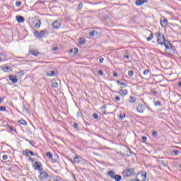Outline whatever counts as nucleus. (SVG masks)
Here are the masks:
<instances>
[{
  "instance_id": "f704fd0d",
  "label": "nucleus",
  "mask_w": 181,
  "mask_h": 181,
  "mask_svg": "<svg viewBox=\"0 0 181 181\" xmlns=\"http://www.w3.org/2000/svg\"><path fill=\"white\" fill-rule=\"evenodd\" d=\"M2 57H5V54L0 53V62H3L4 59H2Z\"/></svg>"
},
{
  "instance_id": "a19ab883",
  "label": "nucleus",
  "mask_w": 181,
  "mask_h": 181,
  "mask_svg": "<svg viewBox=\"0 0 181 181\" xmlns=\"http://www.w3.org/2000/svg\"><path fill=\"white\" fill-rule=\"evenodd\" d=\"M129 101H130V103H135V100H134V97L130 96Z\"/></svg>"
},
{
  "instance_id": "e2e57ef3",
  "label": "nucleus",
  "mask_w": 181,
  "mask_h": 181,
  "mask_svg": "<svg viewBox=\"0 0 181 181\" xmlns=\"http://www.w3.org/2000/svg\"><path fill=\"white\" fill-rule=\"evenodd\" d=\"M72 177H74V179H76V177H74V175H72Z\"/></svg>"
},
{
  "instance_id": "f3484780",
  "label": "nucleus",
  "mask_w": 181,
  "mask_h": 181,
  "mask_svg": "<svg viewBox=\"0 0 181 181\" xmlns=\"http://www.w3.org/2000/svg\"><path fill=\"white\" fill-rule=\"evenodd\" d=\"M89 36L90 37H94V36H98V33L95 30L91 31L89 33Z\"/></svg>"
},
{
  "instance_id": "c85d7f7f",
  "label": "nucleus",
  "mask_w": 181,
  "mask_h": 181,
  "mask_svg": "<svg viewBox=\"0 0 181 181\" xmlns=\"http://www.w3.org/2000/svg\"><path fill=\"white\" fill-rule=\"evenodd\" d=\"M152 39H153V34L151 33L150 37H147V42H151V40H152Z\"/></svg>"
},
{
  "instance_id": "7ed1b4c3",
  "label": "nucleus",
  "mask_w": 181,
  "mask_h": 181,
  "mask_svg": "<svg viewBox=\"0 0 181 181\" xmlns=\"http://www.w3.org/2000/svg\"><path fill=\"white\" fill-rule=\"evenodd\" d=\"M156 35L158 43H159V45H163V43H165V41L166 40L165 39V35H163L160 33H157Z\"/></svg>"
},
{
  "instance_id": "f257e3e1",
  "label": "nucleus",
  "mask_w": 181,
  "mask_h": 181,
  "mask_svg": "<svg viewBox=\"0 0 181 181\" xmlns=\"http://www.w3.org/2000/svg\"><path fill=\"white\" fill-rule=\"evenodd\" d=\"M49 35V31L47 30H42L40 32L35 30L34 32V36L35 37H37L38 39H40L42 37H46V36Z\"/></svg>"
},
{
  "instance_id": "39448f33",
  "label": "nucleus",
  "mask_w": 181,
  "mask_h": 181,
  "mask_svg": "<svg viewBox=\"0 0 181 181\" xmlns=\"http://www.w3.org/2000/svg\"><path fill=\"white\" fill-rule=\"evenodd\" d=\"M137 181H145L146 180V173H141L137 174L136 177Z\"/></svg>"
},
{
  "instance_id": "58836bf2",
  "label": "nucleus",
  "mask_w": 181,
  "mask_h": 181,
  "mask_svg": "<svg viewBox=\"0 0 181 181\" xmlns=\"http://www.w3.org/2000/svg\"><path fill=\"white\" fill-rule=\"evenodd\" d=\"M144 76H148V74H149V70L146 69L144 71Z\"/></svg>"
},
{
  "instance_id": "f8f14e48",
  "label": "nucleus",
  "mask_w": 181,
  "mask_h": 181,
  "mask_svg": "<svg viewBox=\"0 0 181 181\" xmlns=\"http://www.w3.org/2000/svg\"><path fill=\"white\" fill-rule=\"evenodd\" d=\"M119 94L120 95H122V97H125V95H127V94H128V90L126 89H124V88H122V87H120Z\"/></svg>"
},
{
  "instance_id": "20e7f679",
  "label": "nucleus",
  "mask_w": 181,
  "mask_h": 181,
  "mask_svg": "<svg viewBox=\"0 0 181 181\" xmlns=\"http://www.w3.org/2000/svg\"><path fill=\"white\" fill-rule=\"evenodd\" d=\"M40 175H39V179L40 180H46L49 177V174L45 170H42L39 172Z\"/></svg>"
},
{
  "instance_id": "bb28decb",
  "label": "nucleus",
  "mask_w": 181,
  "mask_h": 181,
  "mask_svg": "<svg viewBox=\"0 0 181 181\" xmlns=\"http://www.w3.org/2000/svg\"><path fill=\"white\" fill-rule=\"evenodd\" d=\"M113 179H115V180H116V181H120L121 180V179H122V177H121V175H115V178H113Z\"/></svg>"
},
{
  "instance_id": "473e14b6",
  "label": "nucleus",
  "mask_w": 181,
  "mask_h": 181,
  "mask_svg": "<svg viewBox=\"0 0 181 181\" xmlns=\"http://www.w3.org/2000/svg\"><path fill=\"white\" fill-rule=\"evenodd\" d=\"M80 158H78V157H76L75 158H74V162H75V163H80Z\"/></svg>"
},
{
  "instance_id": "bf43d9fd",
  "label": "nucleus",
  "mask_w": 181,
  "mask_h": 181,
  "mask_svg": "<svg viewBox=\"0 0 181 181\" xmlns=\"http://www.w3.org/2000/svg\"><path fill=\"white\" fill-rule=\"evenodd\" d=\"M178 86H179V87H181V82L178 83Z\"/></svg>"
},
{
  "instance_id": "cd10ccee",
  "label": "nucleus",
  "mask_w": 181,
  "mask_h": 181,
  "mask_svg": "<svg viewBox=\"0 0 181 181\" xmlns=\"http://www.w3.org/2000/svg\"><path fill=\"white\" fill-rule=\"evenodd\" d=\"M46 156H47V158H49V159H52V158H53V154L51 152H47L46 153Z\"/></svg>"
},
{
  "instance_id": "5701e85b",
  "label": "nucleus",
  "mask_w": 181,
  "mask_h": 181,
  "mask_svg": "<svg viewBox=\"0 0 181 181\" xmlns=\"http://www.w3.org/2000/svg\"><path fill=\"white\" fill-rule=\"evenodd\" d=\"M107 174L109 175V176H110L112 179H114L116 176L115 173H114V171H109Z\"/></svg>"
},
{
  "instance_id": "9b49d317",
  "label": "nucleus",
  "mask_w": 181,
  "mask_h": 181,
  "mask_svg": "<svg viewBox=\"0 0 181 181\" xmlns=\"http://www.w3.org/2000/svg\"><path fill=\"white\" fill-rule=\"evenodd\" d=\"M23 154L25 155V156H29V155H31L32 156H35V153H33L32 151L29 149H25L23 151Z\"/></svg>"
},
{
  "instance_id": "de8ad7c7",
  "label": "nucleus",
  "mask_w": 181,
  "mask_h": 181,
  "mask_svg": "<svg viewBox=\"0 0 181 181\" xmlns=\"http://www.w3.org/2000/svg\"><path fill=\"white\" fill-rule=\"evenodd\" d=\"M56 50H59V47H53V48H52V51H53V52H56Z\"/></svg>"
},
{
  "instance_id": "5fc2aeb1",
  "label": "nucleus",
  "mask_w": 181,
  "mask_h": 181,
  "mask_svg": "<svg viewBox=\"0 0 181 181\" xmlns=\"http://www.w3.org/2000/svg\"><path fill=\"white\" fill-rule=\"evenodd\" d=\"M98 74H100V76H103V74L102 71H98Z\"/></svg>"
},
{
  "instance_id": "ea45409f",
  "label": "nucleus",
  "mask_w": 181,
  "mask_h": 181,
  "mask_svg": "<svg viewBox=\"0 0 181 181\" xmlns=\"http://www.w3.org/2000/svg\"><path fill=\"white\" fill-rule=\"evenodd\" d=\"M93 117L95 119H98V115H97L96 113H95V114L93 115Z\"/></svg>"
},
{
  "instance_id": "a211bd4d",
  "label": "nucleus",
  "mask_w": 181,
  "mask_h": 181,
  "mask_svg": "<svg viewBox=\"0 0 181 181\" xmlns=\"http://www.w3.org/2000/svg\"><path fill=\"white\" fill-rule=\"evenodd\" d=\"M70 53L72 55H76L77 53H78V49L73 48L70 50Z\"/></svg>"
},
{
  "instance_id": "09e8293b",
  "label": "nucleus",
  "mask_w": 181,
  "mask_h": 181,
  "mask_svg": "<svg viewBox=\"0 0 181 181\" xmlns=\"http://www.w3.org/2000/svg\"><path fill=\"white\" fill-rule=\"evenodd\" d=\"M152 135H153V136L158 135V132H156V131L153 132Z\"/></svg>"
},
{
  "instance_id": "603ef678",
  "label": "nucleus",
  "mask_w": 181,
  "mask_h": 181,
  "mask_svg": "<svg viewBox=\"0 0 181 181\" xmlns=\"http://www.w3.org/2000/svg\"><path fill=\"white\" fill-rule=\"evenodd\" d=\"M81 8H83V4L78 5V9H81Z\"/></svg>"
},
{
  "instance_id": "72a5a7b5",
  "label": "nucleus",
  "mask_w": 181,
  "mask_h": 181,
  "mask_svg": "<svg viewBox=\"0 0 181 181\" xmlns=\"http://www.w3.org/2000/svg\"><path fill=\"white\" fill-rule=\"evenodd\" d=\"M8 128H9L10 131H11L12 132H16V129H13V127L8 126Z\"/></svg>"
},
{
  "instance_id": "c9c22d12",
  "label": "nucleus",
  "mask_w": 181,
  "mask_h": 181,
  "mask_svg": "<svg viewBox=\"0 0 181 181\" xmlns=\"http://www.w3.org/2000/svg\"><path fill=\"white\" fill-rule=\"evenodd\" d=\"M22 5V2L21 1H16V6L19 8V6H21Z\"/></svg>"
},
{
  "instance_id": "864d4df0",
  "label": "nucleus",
  "mask_w": 181,
  "mask_h": 181,
  "mask_svg": "<svg viewBox=\"0 0 181 181\" xmlns=\"http://www.w3.org/2000/svg\"><path fill=\"white\" fill-rule=\"evenodd\" d=\"M100 63H104V58H101L100 60H99Z\"/></svg>"
},
{
  "instance_id": "c03bdc74",
  "label": "nucleus",
  "mask_w": 181,
  "mask_h": 181,
  "mask_svg": "<svg viewBox=\"0 0 181 181\" xmlns=\"http://www.w3.org/2000/svg\"><path fill=\"white\" fill-rule=\"evenodd\" d=\"M81 115H82L81 112H77V117H78V118H81Z\"/></svg>"
},
{
  "instance_id": "4468645a",
  "label": "nucleus",
  "mask_w": 181,
  "mask_h": 181,
  "mask_svg": "<svg viewBox=\"0 0 181 181\" xmlns=\"http://www.w3.org/2000/svg\"><path fill=\"white\" fill-rule=\"evenodd\" d=\"M148 2V0H137L136 1V5L137 6H141V5H144V4H146Z\"/></svg>"
},
{
  "instance_id": "f03ea898",
  "label": "nucleus",
  "mask_w": 181,
  "mask_h": 181,
  "mask_svg": "<svg viewBox=\"0 0 181 181\" xmlns=\"http://www.w3.org/2000/svg\"><path fill=\"white\" fill-rule=\"evenodd\" d=\"M134 175H135V170L134 169H127L123 171L124 177H130Z\"/></svg>"
},
{
  "instance_id": "4be33fe9",
  "label": "nucleus",
  "mask_w": 181,
  "mask_h": 181,
  "mask_svg": "<svg viewBox=\"0 0 181 181\" xmlns=\"http://www.w3.org/2000/svg\"><path fill=\"white\" fill-rule=\"evenodd\" d=\"M34 28L35 29H39V28H40V20L39 19L37 20L35 25H34Z\"/></svg>"
},
{
  "instance_id": "6ab92c4d",
  "label": "nucleus",
  "mask_w": 181,
  "mask_h": 181,
  "mask_svg": "<svg viewBox=\"0 0 181 181\" xmlns=\"http://www.w3.org/2000/svg\"><path fill=\"white\" fill-rule=\"evenodd\" d=\"M48 77H54L56 76V72L54 71H50L47 74Z\"/></svg>"
},
{
  "instance_id": "79ce46f5",
  "label": "nucleus",
  "mask_w": 181,
  "mask_h": 181,
  "mask_svg": "<svg viewBox=\"0 0 181 181\" xmlns=\"http://www.w3.org/2000/svg\"><path fill=\"white\" fill-rule=\"evenodd\" d=\"M142 141L143 142H146V141H148V138L146 136H142Z\"/></svg>"
},
{
  "instance_id": "e433bc0d",
  "label": "nucleus",
  "mask_w": 181,
  "mask_h": 181,
  "mask_svg": "<svg viewBox=\"0 0 181 181\" xmlns=\"http://www.w3.org/2000/svg\"><path fill=\"white\" fill-rule=\"evenodd\" d=\"M128 75L129 76V77H132L134 76V71H129Z\"/></svg>"
},
{
  "instance_id": "2eb2a0df",
  "label": "nucleus",
  "mask_w": 181,
  "mask_h": 181,
  "mask_svg": "<svg viewBox=\"0 0 181 181\" xmlns=\"http://www.w3.org/2000/svg\"><path fill=\"white\" fill-rule=\"evenodd\" d=\"M8 78L9 80H11V81H12L13 84H16V83H18V78H16V77H15V76L13 75H10L8 76Z\"/></svg>"
},
{
  "instance_id": "37998d69",
  "label": "nucleus",
  "mask_w": 181,
  "mask_h": 181,
  "mask_svg": "<svg viewBox=\"0 0 181 181\" xmlns=\"http://www.w3.org/2000/svg\"><path fill=\"white\" fill-rule=\"evenodd\" d=\"M3 160H8V156L7 155H4L3 156Z\"/></svg>"
},
{
  "instance_id": "dca6fc26",
  "label": "nucleus",
  "mask_w": 181,
  "mask_h": 181,
  "mask_svg": "<svg viewBox=\"0 0 181 181\" xmlns=\"http://www.w3.org/2000/svg\"><path fill=\"white\" fill-rule=\"evenodd\" d=\"M30 54L33 56H39V51L37 49H33L30 51Z\"/></svg>"
},
{
  "instance_id": "6e6d98bb",
  "label": "nucleus",
  "mask_w": 181,
  "mask_h": 181,
  "mask_svg": "<svg viewBox=\"0 0 181 181\" xmlns=\"http://www.w3.org/2000/svg\"><path fill=\"white\" fill-rule=\"evenodd\" d=\"M113 76H114V77H118V74L114 73Z\"/></svg>"
},
{
  "instance_id": "ddd939ff",
  "label": "nucleus",
  "mask_w": 181,
  "mask_h": 181,
  "mask_svg": "<svg viewBox=\"0 0 181 181\" xmlns=\"http://www.w3.org/2000/svg\"><path fill=\"white\" fill-rule=\"evenodd\" d=\"M16 19L18 23H23V22H25V18H23L22 16H16Z\"/></svg>"
},
{
  "instance_id": "7c9ffc66",
  "label": "nucleus",
  "mask_w": 181,
  "mask_h": 181,
  "mask_svg": "<svg viewBox=\"0 0 181 181\" xmlns=\"http://www.w3.org/2000/svg\"><path fill=\"white\" fill-rule=\"evenodd\" d=\"M124 59H127V60H129V57H130L129 54L125 53L124 54Z\"/></svg>"
},
{
  "instance_id": "6e6552de",
  "label": "nucleus",
  "mask_w": 181,
  "mask_h": 181,
  "mask_svg": "<svg viewBox=\"0 0 181 181\" xmlns=\"http://www.w3.org/2000/svg\"><path fill=\"white\" fill-rule=\"evenodd\" d=\"M163 45H164V46H165V47L166 49V50H165L166 53H168V50H172V44H170L169 42V41H166L165 40L164 42V43H163Z\"/></svg>"
},
{
  "instance_id": "8fccbe9b",
  "label": "nucleus",
  "mask_w": 181,
  "mask_h": 181,
  "mask_svg": "<svg viewBox=\"0 0 181 181\" xmlns=\"http://www.w3.org/2000/svg\"><path fill=\"white\" fill-rule=\"evenodd\" d=\"M74 128H77L78 127V124L77 123H74L73 124Z\"/></svg>"
},
{
  "instance_id": "aec40b11",
  "label": "nucleus",
  "mask_w": 181,
  "mask_h": 181,
  "mask_svg": "<svg viewBox=\"0 0 181 181\" xmlns=\"http://www.w3.org/2000/svg\"><path fill=\"white\" fill-rule=\"evenodd\" d=\"M18 124H20V125H23L24 127H26V125H28V122H26V121H25L24 119H21L18 121Z\"/></svg>"
},
{
  "instance_id": "13d9d810",
  "label": "nucleus",
  "mask_w": 181,
  "mask_h": 181,
  "mask_svg": "<svg viewBox=\"0 0 181 181\" xmlns=\"http://www.w3.org/2000/svg\"><path fill=\"white\" fill-rule=\"evenodd\" d=\"M152 93H153V94H157L156 90H153V91H152Z\"/></svg>"
},
{
  "instance_id": "a878e982",
  "label": "nucleus",
  "mask_w": 181,
  "mask_h": 181,
  "mask_svg": "<svg viewBox=\"0 0 181 181\" xmlns=\"http://www.w3.org/2000/svg\"><path fill=\"white\" fill-rule=\"evenodd\" d=\"M58 86H59V83L57 82L56 81L52 82V88H57Z\"/></svg>"
},
{
  "instance_id": "0e129e2a",
  "label": "nucleus",
  "mask_w": 181,
  "mask_h": 181,
  "mask_svg": "<svg viewBox=\"0 0 181 181\" xmlns=\"http://www.w3.org/2000/svg\"><path fill=\"white\" fill-rule=\"evenodd\" d=\"M54 181H59V180H54Z\"/></svg>"
},
{
  "instance_id": "1a4fd4ad",
  "label": "nucleus",
  "mask_w": 181,
  "mask_h": 181,
  "mask_svg": "<svg viewBox=\"0 0 181 181\" xmlns=\"http://www.w3.org/2000/svg\"><path fill=\"white\" fill-rule=\"evenodd\" d=\"M136 111L142 114L145 111V106L143 104H139L136 107Z\"/></svg>"
},
{
  "instance_id": "4c0bfd02",
  "label": "nucleus",
  "mask_w": 181,
  "mask_h": 181,
  "mask_svg": "<svg viewBox=\"0 0 181 181\" xmlns=\"http://www.w3.org/2000/svg\"><path fill=\"white\" fill-rule=\"evenodd\" d=\"M0 111H6V107H4V106L0 107Z\"/></svg>"
},
{
  "instance_id": "9d476101",
  "label": "nucleus",
  "mask_w": 181,
  "mask_h": 181,
  "mask_svg": "<svg viewBox=\"0 0 181 181\" xmlns=\"http://www.w3.org/2000/svg\"><path fill=\"white\" fill-rule=\"evenodd\" d=\"M41 166H42V163H40L39 161H36L35 166L34 168L35 170H38V172L43 170V168H40Z\"/></svg>"
},
{
  "instance_id": "2f4dec72",
  "label": "nucleus",
  "mask_w": 181,
  "mask_h": 181,
  "mask_svg": "<svg viewBox=\"0 0 181 181\" xmlns=\"http://www.w3.org/2000/svg\"><path fill=\"white\" fill-rule=\"evenodd\" d=\"M121 119H125V113H121L119 115Z\"/></svg>"
},
{
  "instance_id": "412c9836",
  "label": "nucleus",
  "mask_w": 181,
  "mask_h": 181,
  "mask_svg": "<svg viewBox=\"0 0 181 181\" xmlns=\"http://www.w3.org/2000/svg\"><path fill=\"white\" fill-rule=\"evenodd\" d=\"M3 71H4V73H8V71H9V70H11V66H5L2 68Z\"/></svg>"
},
{
  "instance_id": "4d7b16f0",
  "label": "nucleus",
  "mask_w": 181,
  "mask_h": 181,
  "mask_svg": "<svg viewBox=\"0 0 181 181\" xmlns=\"http://www.w3.org/2000/svg\"><path fill=\"white\" fill-rule=\"evenodd\" d=\"M2 100H4V98L0 97V104L2 103Z\"/></svg>"
},
{
  "instance_id": "680f3d73",
  "label": "nucleus",
  "mask_w": 181,
  "mask_h": 181,
  "mask_svg": "<svg viewBox=\"0 0 181 181\" xmlns=\"http://www.w3.org/2000/svg\"><path fill=\"white\" fill-rule=\"evenodd\" d=\"M30 144L32 145V146H33V144H32V141H30Z\"/></svg>"
},
{
  "instance_id": "052dcab7",
  "label": "nucleus",
  "mask_w": 181,
  "mask_h": 181,
  "mask_svg": "<svg viewBox=\"0 0 181 181\" xmlns=\"http://www.w3.org/2000/svg\"><path fill=\"white\" fill-rule=\"evenodd\" d=\"M29 160H32V161H33V158H29Z\"/></svg>"
},
{
  "instance_id": "69168bd1",
  "label": "nucleus",
  "mask_w": 181,
  "mask_h": 181,
  "mask_svg": "<svg viewBox=\"0 0 181 181\" xmlns=\"http://www.w3.org/2000/svg\"><path fill=\"white\" fill-rule=\"evenodd\" d=\"M180 168H181V165H180Z\"/></svg>"
},
{
  "instance_id": "c756f323",
  "label": "nucleus",
  "mask_w": 181,
  "mask_h": 181,
  "mask_svg": "<svg viewBox=\"0 0 181 181\" xmlns=\"http://www.w3.org/2000/svg\"><path fill=\"white\" fill-rule=\"evenodd\" d=\"M107 110V106H103V107H101V111L102 112H103V114H106V110Z\"/></svg>"
},
{
  "instance_id": "3c124183",
  "label": "nucleus",
  "mask_w": 181,
  "mask_h": 181,
  "mask_svg": "<svg viewBox=\"0 0 181 181\" xmlns=\"http://www.w3.org/2000/svg\"><path fill=\"white\" fill-rule=\"evenodd\" d=\"M174 153H175V155H179V151H177V150L174 151Z\"/></svg>"
},
{
  "instance_id": "423d86ee",
  "label": "nucleus",
  "mask_w": 181,
  "mask_h": 181,
  "mask_svg": "<svg viewBox=\"0 0 181 181\" xmlns=\"http://www.w3.org/2000/svg\"><path fill=\"white\" fill-rule=\"evenodd\" d=\"M62 26V20H56L52 23L53 29H59Z\"/></svg>"
},
{
  "instance_id": "b1692460",
  "label": "nucleus",
  "mask_w": 181,
  "mask_h": 181,
  "mask_svg": "<svg viewBox=\"0 0 181 181\" xmlns=\"http://www.w3.org/2000/svg\"><path fill=\"white\" fill-rule=\"evenodd\" d=\"M117 83H119V86H121V87H122V88H125V87H127V83H125L124 82H121L119 81H117Z\"/></svg>"
},
{
  "instance_id": "49530a36",
  "label": "nucleus",
  "mask_w": 181,
  "mask_h": 181,
  "mask_svg": "<svg viewBox=\"0 0 181 181\" xmlns=\"http://www.w3.org/2000/svg\"><path fill=\"white\" fill-rule=\"evenodd\" d=\"M115 98L116 101H120V100H121V98L118 95H116Z\"/></svg>"
},
{
  "instance_id": "a18cd8bd",
  "label": "nucleus",
  "mask_w": 181,
  "mask_h": 181,
  "mask_svg": "<svg viewBox=\"0 0 181 181\" xmlns=\"http://www.w3.org/2000/svg\"><path fill=\"white\" fill-rule=\"evenodd\" d=\"M156 107H159L160 106V101H158L157 103H155Z\"/></svg>"
},
{
  "instance_id": "393cba45",
  "label": "nucleus",
  "mask_w": 181,
  "mask_h": 181,
  "mask_svg": "<svg viewBox=\"0 0 181 181\" xmlns=\"http://www.w3.org/2000/svg\"><path fill=\"white\" fill-rule=\"evenodd\" d=\"M78 43H79V45H85L86 40L84 38H79Z\"/></svg>"
},
{
  "instance_id": "0eeeda50",
  "label": "nucleus",
  "mask_w": 181,
  "mask_h": 181,
  "mask_svg": "<svg viewBox=\"0 0 181 181\" xmlns=\"http://www.w3.org/2000/svg\"><path fill=\"white\" fill-rule=\"evenodd\" d=\"M160 23L163 28H166L168 23V19H166L165 17L161 18L160 20Z\"/></svg>"
}]
</instances>
